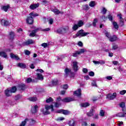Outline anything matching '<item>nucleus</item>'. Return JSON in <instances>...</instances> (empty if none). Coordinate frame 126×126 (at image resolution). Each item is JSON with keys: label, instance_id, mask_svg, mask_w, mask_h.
Returning a JSON list of instances; mask_svg holds the SVG:
<instances>
[{"label": "nucleus", "instance_id": "nucleus-1", "mask_svg": "<svg viewBox=\"0 0 126 126\" xmlns=\"http://www.w3.org/2000/svg\"><path fill=\"white\" fill-rule=\"evenodd\" d=\"M44 107L45 108H42L41 109V112L43 115H49V114H51V112H54V106L53 105H46Z\"/></svg>", "mask_w": 126, "mask_h": 126}, {"label": "nucleus", "instance_id": "nucleus-2", "mask_svg": "<svg viewBox=\"0 0 126 126\" xmlns=\"http://www.w3.org/2000/svg\"><path fill=\"white\" fill-rule=\"evenodd\" d=\"M104 32L105 35L106 37H107V38H108V39H109V41H110V42H114V41H117V40H118V37H117L116 35L111 36L110 33L106 31H105Z\"/></svg>", "mask_w": 126, "mask_h": 126}, {"label": "nucleus", "instance_id": "nucleus-3", "mask_svg": "<svg viewBox=\"0 0 126 126\" xmlns=\"http://www.w3.org/2000/svg\"><path fill=\"white\" fill-rule=\"evenodd\" d=\"M89 32H85L83 30H82L77 32L76 36L77 37H85V36H87V35H89Z\"/></svg>", "mask_w": 126, "mask_h": 126}, {"label": "nucleus", "instance_id": "nucleus-4", "mask_svg": "<svg viewBox=\"0 0 126 126\" xmlns=\"http://www.w3.org/2000/svg\"><path fill=\"white\" fill-rule=\"evenodd\" d=\"M117 97V93L109 94L106 95V98L108 100H114Z\"/></svg>", "mask_w": 126, "mask_h": 126}, {"label": "nucleus", "instance_id": "nucleus-5", "mask_svg": "<svg viewBox=\"0 0 126 126\" xmlns=\"http://www.w3.org/2000/svg\"><path fill=\"white\" fill-rule=\"evenodd\" d=\"M35 41L32 39H29L27 41L23 43V46H28L29 45H31V44H34Z\"/></svg>", "mask_w": 126, "mask_h": 126}, {"label": "nucleus", "instance_id": "nucleus-6", "mask_svg": "<svg viewBox=\"0 0 126 126\" xmlns=\"http://www.w3.org/2000/svg\"><path fill=\"white\" fill-rule=\"evenodd\" d=\"M39 28H36L34 30H32V32L30 33L29 36L30 37H35L36 36V33L39 31Z\"/></svg>", "mask_w": 126, "mask_h": 126}, {"label": "nucleus", "instance_id": "nucleus-7", "mask_svg": "<svg viewBox=\"0 0 126 126\" xmlns=\"http://www.w3.org/2000/svg\"><path fill=\"white\" fill-rule=\"evenodd\" d=\"M78 63L76 61H73L72 63V66L74 71H77L78 70V66H77Z\"/></svg>", "mask_w": 126, "mask_h": 126}, {"label": "nucleus", "instance_id": "nucleus-8", "mask_svg": "<svg viewBox=\"0 0 126 126\" xmlns=\"http://www.w3.org/2000/svg\"><path fill=\"white\" fill-rule=\"evenodd\" d=\"M27 23L28 24H33V22H34V19L32 17H28L26 19Z\"/></svg>", "mask_w": 126, "mask_h": 126}, {"label": "nucleus", "instance_id": "nucleus-9", "mask_svg": "<svg viewBox=\"0 0 126 126\" xmlns=\"http://www.w3.org/2000/svg\"><path fill=\"white\" fill-rule=\"evenodd\" d=\"M74 95L77 97H80L81 96V89H79L77 91L74 92Z\"/></svg>", "mask_w": 126, "mask_h": 126}, {"label": "nucleus", "instance_id": "nucleus-10", "mask_svg": "<svg viewBox=\"0 0 126 126\" xmlns=\"http://www.w3.org/2000/svg\"><path fill=\"white\" fill-rule=\"evenodd\" d=\"M0 57L4 58V59H8L7 54L5 51H0Z\"/></svg>", "mask_w": 126, "mask_h": 126}, {"label": "nucleus", "instance_id": "nucleus-11", "mask_svg": "<svg viewBox=\"0 0 126 126\" xmlns=\"http://www.w3.org/2000/svg\"><path fill=\"white\" fill-rule=\"evenodd\" d=\"M118 17H119V19H120V25H121V26H123L124 25V19H123V18L122 17V14H118L117 15Z\"/></svg>", "mask_w": 126, "mask_h": 126}, {"label": "nucleus", "instance_id": "nucleus-12", "mask_svg": "<svg viewBox=\"0 0 126 126\" xmlns=\"http://www.w3.org/2000/svg\"><path fill=\"white\" fill-rule=\"evenodd\" d=\"M37 7H39V3L32 4L30 6V9H32V10H33V9H36Z\"/></svg>", "mask_w": 126, "mask_h": 126}, {"label": "nucleus", "instance_id": "nucleus-13", "mask_svg": "<svg viewBox=\"0 0 126 126\" xmlns=\"http://www.w3.org/2000/svg\"><path fill=\"white\" fill-rule=\"evenodd\" d=\"M64 77H67V76H68V75H69V73H70V69L66 68L64 69Z\"/></svg>", "mask_w": 126, "mask_h": 126}, {"label": "nucleus", "instance_id": "nucleus-14", "mask_svg": "<svg viewBox=\"0 0 126 126\" xmlns=\"http://www.w3.org/2000/svg\"><path fill=\"white\" fill-rule=\"evenodd\" d=\"M0 24L4 26H7L9 24V22L8 21L2 20L0 22Z\"/></svg>", "mask_w": 126, "mask_h": 126}, {"label": "nucleus", "instance_id": "nucleus-15", "mask_svg": "<svg viewBox=\"0 0 126 126\" xmlns=\"http://www.w3.org/2000/svg\"><path fill=\"white\" fill-rule=\"evenodd\" d=\"M10 56L11 59H13V60H16V61H18V60H19L18 56H17V55H16L13 54V53H11Z\"/></svg>", "mask_w": 126, "mask_h": 126}, {"label": "nucleus", "instance_id": "nucleus-16", "mask_svg": "<svg viewBox=\"0 0 126 126\" xmlns=\"http://www.w3.org/2000/svg\"><path fill=\"white\" fill-rule=\"evenodd\" d=\"M36 77V79H38V80H43V79H44V76H43V75L40 73H37Z\"/></svg>", "mask_w": 126, "mask_h": 126}, {"label": "nucleus", "instance_id": "nucleus-17", "mask_svg": "<svg viewBox=\"0 0 126 126\" xmlns=\"http://www.w3.org/2000/svg\"><path fill=\"white\" fill-rule=\"evenodd\" d=\"M63 102H71V101H73V99L69 97H66L63 99H62Z\"/></svg>", "mask_w": 126, "mask_h": 126}, {"label": "nucleus", "instance_id": "nucleus-18", "mask_svg": "<svg viewBox=\"0 0 126 126\" xmlns=\"http://www.w3.org/2000/svg\"><path fill=\"white\" fill-rule=\"evenodd\" d=\"M11 92L10 91V90L7 89L5 91V94L6 96L7 97H9V96H11Z\"/></svg>", "mask_w": 126, "mask_h": 126}, {"label": "nucleus", "instance_id": "nucleus-19", "mask_svg": "<svg viewBox=\"0 0 126 126\" xmlns=\"http://www.w3.org/2000/svg\"><path fill=\"white\" fill-rule=\"evenodd\" d=\"M90 106V103L89 102H85L81 104V106L83 108H87Z\"/></svg>", "mask_w": 126, "mask_h": 126}, {"label": "nucleus", "instance_id": "nucleus-20", "mask_svg": "<svg viewBox=\"0 0 126 126\" xmlns=\"http://www.w3.org/2000/svg\"><path fill=\"white\" fill-rule=\"evenodd\" d=\"M94 110L93 109H91L89 112L87 113L88 117H93V116H94Z\"/></svg>", "mask_w": 126, "mask_h": 126}, {"label": "nucleus", "instance_id": "nucleus-21", "mask_svg": "<svg viewBox=\"0 0 126 126\" xmlns=\"http://www.w3.org/2000/svg\"><path fill=\"white\" fill-rule=\"evenodd\" d=\"M38 106L37 105H35L34 107L32 109V114H36Z\"/></svg>", "mask_w": 126, "mask_h": 126}, {"label": "nucleus", "instance_id": "nucleus-22", "mask_svg": "<svg viewBox=\"0 0 126 126\" xmlns=\"http://www.w3.org/2000/svg\"><path fill=\"white\" fill-rule=\"evenodd\" d=\"M8 8H9V5H4L2 6L1 7V9H2V10H4V11H7V10H8Z\"/></svg>", "mask_w": 126, "mask_h": 126}, {"label": "nucleus", "instance_id": "nucleus-23", "mask_svg": "<svg viewBox=\"0 0 126 126\" xmlns=\"http://www.w3.org/2000/svg\"><path fill=\"white\" fill-rule=\"evenodd\" d=\"M18 66H19V67H20L21 68H26V65L23 63H19L18 64Z\"/></svg>", "mask_w": 126, "mask_h": 126}, {"label": "nucleus", "instance_id": "nucleus-24", "mask_svg": "<svg viewBox=\"0 0 126 126\" xmlns=\"http://www.w3.org/2000/svg\"><path fill=\"white\" fill-rule=\"evenodd\" d=\"M27 122H29V119H26L24 121H23L20 125V126H25Z\"/></svg>", "mask_w": 126, "mask_h": 126}, {"label": "nucleus", "instance_id": "nucleus-25", "mask_svg": "<svg viewBox=\"0 0 126 126\" xmlns=\"http://www.w3.org/2000/svg\"><path fill=\"white\" fill-rule=\"evenodd\" d=\"M52 11H53V12H54L55 14H60V13H63L61 11H60V10H59V9H54L52 10Z\"/></svg>", "mask_w": 126, "mask_h": 126}, {"label": "nucleus", "instance_id": "nucleus-26", "mask_svg": "<svg viewBox=\"0 0 126 126\" xmlns=\"http://www.w3.org/2000/svg\"><path fill=\"white\" fill-rule=\"evenodd\" d=\"M20 90H24L26 88V86L24 84H22L19 85Z\"/></svg>", "mask_w": 126, "mask_h": 126}, {"label": "nucleus", "instance_id": "nucleus-27", "mask_svg": "<svg viewBox=\"0 0 126 126\" xmlns=\"http://www.w3.org/2000/svg\"><path fill=\"white\" fill-rule=\"evenodd\" d=\"M84 24V22L83 21H79L78 22V23L77 25H78V26L79 27H82V26H83V25Z\"/></svg>", "mask_w": 126, "mask_h": 126}, {"label": "nucleus", "instance_id": "nucleus-28", "mask_svg": "<svg viewBox=\"0 0 126 126\" xmlns=\"http://www.w3.org/2000/svg\"><path fill=\"white\" fill-rule=\"evenodd\" d=\"M79 51H76L72 54V57H74V58H76L78 55H79Z\"/></svg>", "mask_w": 126, "mask_h": 126}, {"label": "nucleus", "instance_id": "nucleus-29", "mask_svg": "<svg viewBox=\"0 0 126 126\" xmlns=\"http://www.w3.org/2000/svg\"><path fill=\"white\" fill-rule=\"evenodd\" d=\"M99 116H100V117H104L105 116V110H101L99 112Z\"/></svg>", "mask_w": 126, "mask_h": 126}, {"label": "nucleus", "instance_id": "nucleus-30", "mask_svg": "<svg viewBox=\"0 0 126 126\" xmlns=\"http://www.w3.org/2000/svg\"><path fill=\"white\" fill-rule=\"evenodd\" d=\"M16 90H17V89L16 88V87H13L10 90V91L12 93H15L16 92Z\"/></svg>", "mask_w": 126, "mask_h": 126}, {"label": "nucleus", "instance_id": "nucleus-31", "mask_svg": "<svg viewBox=\"0 0 126 126\" xmlns=\"http://www.w3.org/2000/svg\"><path fill=\"white\" fill-rule=\"evenodd\" d=\"M30 15V17H36V16H39V14L37 13H34L33 12H31L29 14Z\"/></svg>", "mask_w": 126, "mask_h": 126}, {"label": "nucleus", "instance_id": "nucleus-32", "mask_svg": "<svg viewBox=\"0 0 126 126\" xmlns=\"http://www.w3.org/2000/svg\"><path fill=\"white\" fill-rule=\"evenodd\" d=\"M104 79L105 80H112L113 79V76H107L104 78Z\"/></svg>", "mask_w": 126, "mask_h": 126}, {"label": "nucleus", "instance_id": "nucleus-33", "mask_svg": "<svg viewBox=\"0 0 126 126\" xmlns=\"http://www.w3.org/2000/svg\"><path fill=\"white\" fill-rule=\"evenodd\" d=\"M42 47H43V48H48V47H49V46H50V44L49 43H43L41 44Z\"/></svg>", "mask_w": 126, "mask_h": 126}, {"label": "nucleus", "instance_id": "nucleus-34", "mask_svg": "<svg viewBox=\"0 0 126 126\" xmlns=\"http://www.w3.org/2000/svg\"><path fill=\"white\" fill-rule=\"evenodd\" d=\"M78 28H79V27L78 26L77 24L74 25L72 27V29L74 31H76V30H77L78 29Z\"/></svg>", "mask_w": 126, "mask_h": 126}, {"label": "nucleus", "instance_id": "nucleus-35", "mask_svg": "<svg viewBox=\"0 0 126 126\" xmlns=\"http://www.w3.org/2000/svg\"><path fill=\"white\" fill-rule=\"evenodd\" d=\"M69 29V27L68 26L65 27L64 28H62V31L63 32H66Z\"/></svg>", "mask_w": 126, "mask_h": 126}, {"label": "nucleus", "instance_id": "nucleus-36", "mask_svg": "<svg viewBox=\"0 0 126 126\" xmlns=\"http://www.w3.org/2000/svg\"><path fill=\"white\" fill-rule=\"evenodd\" d=\"M98 22V19H97V18H95L93 22V26H94V27H96V24L97 23V22Z\"/></svg>", "mask_w": 126, "mask_h": 126}, {"label": "nucleus", "instance_id": "nucleus-37", "mask_svg": "<svg viewBox=\"0 0 126 126\" xmlns=\"http://www.w3.org/2000/svg\"><path fill=\"white\" fill-rule=\"evenodd\" d=\"M113 25L114 26V28L115 29H118L119 28V25H118V24L117 23V22H113Z\"/></svg>", "mask_w": 126, "mask_h": 126}, {"label": "nucleus", "instance_id": "nucleus-38", "mask_svg": "<svg viewBox=\"0 0 126 126\" xmlns=\"http://www.w3.org/2000/svg\"><path fill=\"white\" fill-rule=\"evenodd\" d=\"M9 36H10V39H11V40H12V39L14 38V32H10Z\"/></svg>", "mask_w": 126, "mask_h": 126}, {"label": "nucleus", "instance_id": "nucleus-39", "mask_svg": "<svg viewBox=\"0 0 126 126\" xmlns=\"http://www.w3.org/2000/svg\"><path fill=\"white\" fill-rule=\"evenodd\" d=\"M21 98H22V95L18 94L15 96V100H16V101H17L18 100H19V99H21Z\"/></svg>", "mask_w": 126, "mask_h": 126}, {"label": "nucleus", "instance_id": "nucleus-40", "mask_svg": "<svg viewBox=\"0 0 126 126\" xmlns=\"http://www.w3.org/2000/svg\"><path fill=\"white\" fill-rule=\"evenodd\" d=\"M29 100H30V101H32V102H35V101H37V97H30L29 98Z\"/></svg>", "mask_w": 126, "mask_h": 126}, {"label": "nucleus", "instance_id": "nucleus-41", "mask_svg": "<svg viewBox=\"0 0 126 126\" xmlns=\"http://www.w3.org/2000/svg\"><path fill=\"white\" fill-rule=\"evenodd\" d=\"M29 122L30 123L31 125H35V124H36V121L33 120V119H31L29 120Z\"/></svg>", "mask_w": 126, "mask_h": 126}, {"label": "nucleus", "instance_id": "nucleus-42", "mask_svg": "<svg viewBox=\"0 0 126 126\" xmlns=\"http://www.w3.org/2000/svg\"><path fill=\"white\" fill-rule=\"evenodd\" d=\"M120 107H121V108H122V111H124V110H125L124 109V107H126V105L125 104L124 102H121L120 104Z\"/></svg>", "mask_w": 126, "mask_h": 126}, {"label": "nucleus", "instance_id": "nucleus-43", "mask_svg": "<svg viewBox=\"0 0 126 126\" xmlns=\"http://www.w3.org/2000/svg\"><path fill=\"white\" fill-rule=\"evenodd\" d=\"M90 6H91V7H93L95 6V1H92L90 2L89 3Z\"/></svg>", "mask_w": 126, "mask_h": 126}, {"label": "nucleus", "instance_id": "nucleus-44", "mask_svg": "<svg viewBox=\"0 0 126 126\" xmlns=\"http://www.w3.org/2000/svg\"><path fill=\"white\" fill-rule=\"evenodd\" d=\"M46 103H51V102H53V98L52 97H49L46 99Z\"/></svg>", "mask_w": 126, "mask_h": 126}, {"label": "nucleus", "instance_id": "nucleus-45", "mask_svg": "<svg viewBox=\"0 0 126 126\" xmlns=\"http://www.w3.org/2000/svg\"><path fill=\"white\" fill-rule=\"evenodd\" d=\"M83 9H85V10H88L89 9V6L88 5H84L83 6Z\"/></svg>", "mask_w": 126, "mask_h": 126}, {"label": "nucleus", "instance_id": "nucleus-46", "mask_svg": "<svg viewBox=\"0 0 126 126\" xmlns=\"http://www.w3.org/2000/svg\"><path fill=\"white\" fill-rule=\"evenodd\" d=\"M69 111L63 109V112L62 114L63 115H69Z\"/></svg>", "mask_w": 126, "mask_h": 126}, {"label": "nucleus", "instance_id": "nucleus-47", "mask_svg": "<svg viewBox=\"0 0 126 126\" xmlns=\"http://www.w3.org/2000/svg\"><path fill=\"white\" fill-rule=\"evenodd\" d=\"M78 52H79V54L80 55V54H83V53H85V52H86V49H81Z\"/></svg>", "mask_w": 126, "mask_h": 126}, {"label": "nucleus", "instance_id": "nucleus-48", "mask_svg": "<svg viewBox=\"0 0 126 126\" xmlns=\"http://www.w3.org/2000/svg\"><path fill=\"white\" fill-rule=\"evenodd\" d=\"M107 12V9H106L105 8H103L102 10H101V13H102V14H106Z\"/></svg>", "mask_w": 126, "mask_h": 126}, {"label": "nucleus", "instance_id": "nucleus-49", "mask_svg": "<svg viewBox=\"0 0 126 126\" xmlns=\"http://www.w3.org/2000/svg\"><path fill=\"white\" fill-rule=\"evenodd\" d=\"M126 93V90H122L120 92V95H125Z\"/></svg>", "mask_w": 126, "mask_h": 126}, {"label": "nucleus", "instance_id": "nucleus-50", "mask_svg": "<svg viewBox=\"0 0 126 126\" xmlns=\"http://www.w3.org/2000/svg\"><path fill=\"white\" fill-rule=\"evenodd\" d=\"M118 117H125V114H124V113H119L118 114Z\"/></svg>", "mask_w": 126, "mask_h": 126}, {"label": "nucleus", "instance_id": "nucleus-51", "mask_svg": "<svg viewBox=\"0 0 126 126\" xmlns=\"http://www.w3.org/2000/svg\"><path fill=\"white\" fill-rule=\"evenodd\" d=\"M64 120V118L63 117H59L58 118L56 119V121L60 122L61 121H63Z\"/></svg>", "mask_w": 126, "mask_h": 126}, {"label": "nucleus", "instance_id": "nucleus-52", "mask_svg": "<svg viewBox=\"0 0 126 126\" xmlns=\"http://www.w3.org/2000/svg\"><path fill=\"white\" fill-rule=\"evenodd\" d=\"M27 83H30V82H32V79L31 78H28L26 80Z\"/></svg>", "mask_w": 126, "mask_h": 126}, {"label": "nucleus", "instance_id": "nucleus-53", "mask_svg": "<svg viewBox=\"0 0 126 126\" xmlns=\"http://www.w3.org/2000/svg\"><path fill=\"white\" fill-rule=\"evenodd\" d=\"M108 18L110 21H113V16L111 15L108 16Z\"/></svg>", "mask_w": 126, "mask_h": 126}, {"label": "nucleus", "instance_id": "nucleus-54", "mask_svg": "<svg viewBox=\"0 0 126 126\" xmlns=\"http://www.w3.org/2000/svg\"><path fill=\"white\" fill-rule=\"evenodd\" d=\"M97 100H98V97H93L92 98V100L93 101V102H96V101H97Z\"/></svg>", "mask_w": 126, "mask_h": 126}, {"label": "nucleus", "instance_id": "nucleus-55", "mask_svg": "<svg viewBox=\"0 0 126 126\" xmlns=\"http://www.w3.org/2000/svg\"><path fill=\"white\" fill-rule=\"evenodd\" d=\"M92 86H94L95 87H96L97 86V84H96V81H93L92 82Z\"/></svg>", "mask_w": 126, "mask_h": 126}, {"label": "nucleus", "instance_id": "nucleus-56", "mask_svg": "<svg viewBox=\"0 0 126 126\" xmlns=\"http://www.w3.org/2000/svg\"><path fill=\"white\" fill-rule=\"evenodd\" d=\"M63 109H60L59 110H57L56 111V113H57L58 114H63Z\"/></svg>", "mask_w": 126, "mask_h": 126}, {"label": "nucleus", "instance_id": "nucleus-57", "mask_svg": "<svg viewBox=\"0 0 126 126\" xmlns=\"http://www.w3.org/2000/svg\"><path fill=\"white\" fill-rule=\"evenodd\" d=\"M52 84L53 85H57V84H58V80L52 81Z\"/></svg>", "mask_w": 126, "mask_h": 126}, {"label": "nucleus", "instance_id": "nucleus-58", "mask_svg": "<svg viewBox=\"0 0 126 126\" xmlns=\"http://www.w3.org/2000/svg\"><path fill=\"white\" fill-rule=\"evenodd\" d=\"M36 71H38V72H40L41 73L44 72V70L42 69H37L36 70Z\"/></svg>", "mask_w": 126, "mask_h": 126}, {"label": "nucleus", "instance_id": "nucleus-59", "mask_svg": "<svg viewBox=\"0 0 126 126\" xmlns=\"http://www.w3.org/2000/svg\"><path fill=\"white\" fill-rule=\"evenodd\" d=\"M30 51H28V50H25V55H27L28 56H29V55L30 54Z\"/></svg>", "mask_w": 126, "mask_h": 126}, {"label": "nucleus", "instance_id": "nucleus-60", "mask_svg": "<svg viewBox=\"0 0 126 126\" xmlns=\"http://www.w3.org/2000/svg\"><path fill=\"white\" fill-rule=\"evenodd\" d=\"M105 62L104 60L99 61V64H105Z\"/></svg>", "mask_w": 126, "mask_h": 126}, {"label": "nucleus", "instance_id": "nucleus-61", "mask_svg": "<svg viewBox=\"0 0 126 126\" xmlns=\"http://www.w3.org/2000/svg\"><path fill=\"white\" fill-rule=\"evenodd\" d=\"M53 22H54V20H53V19H49V24L52 25V24H53Z\"/></svg>", "mask_w": 126, "mask_h": 126}, {"label": "nucleus", "instance_id": "nucleus-62", "mask_svg": "<svg viewBox=\"0 0 126 126\" xmlns=\"http://www.w3.org/2000/svg\"><path fill=\"white\" fill-rule=\"evenodd\" d=\"M89 74L90 76H94V72L91 71L89 73Z\"/></svg>", "mask_w": 126, "mask_h": 126}, {"label": "nucleus", "instance_id": "nucleus-63", "mask_svg": "<svg viewBox=\"0 0 126 126\" xmlns=\"http://www.w3.org/2000/svg\"><path fill=\"white\" fill-rule=\"evenodd\" d=\"M57 32L58 33H62L63 32V29H59L58 30H57Z\"/></svg>", "mask_w": 126, "mask_h": 126}, {"label": "nucleus", "instance_id": "nucleus-64", "mask_svg": "<svg viewBox=\"0 0 126 126\" xmlns=\"http://www.w3.org/2000/svg\"><path fill=\"white\" fill-rule=\"evenodd\" d=\"M82 126H87V123L86 122H83L82 123Z\"/></svg>", "mask_w": 126, "mask_h": 126}]
</instances>
